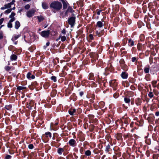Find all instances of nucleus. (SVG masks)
<instances>
[{
  "label": "nucleus",
  "instance_id": "f257e3e1",
  "mask_svg": "<svg viewBox=\"0 0 159 159\" xmlns=\"http://www.w3.org/2000/svg\"><path fill=\"white\" fill-rule=\"evenodd\" d=\"M50 7L55 11H58L62 8V6L60 2L58 1H54L51 3Z\"/></svg>",
  "mask_w": 159,
  "mask_h": 159
},
{
  "label": "nucleus",
  "instance_id": "f03ea898",
  "mask_svg": "<svg viewBox=\"0 0 159 159\" xmlns=\"http://www.w3.org/2000/svg\"><path fill=\"white\" fill-rule=\"evenodd\" d=\"M50 31L49 30H44L39 33L43 37L45 38H48L50 34Z\"/></svg>",
  "mask_w": 159,
  "mask_h": 159
},
{
  "label": "nucleus",
  "instance_id": "7ed1b4c3",
  "mask_svg": "<svg viewBox=\"0 0 159 159\" xmlns=\"http://www.w3.org/2000/svg\"><path fill=\"white\" fill-rule=\"evenodd\" d=\"M75 19V17L72 16L68 20V23L71 25V26L72 27L74 25Z\"/></svg>",
  "mask_w": 159,
  "mask_h": 159
},
{
  "label": "nucleus",
  "instance_id": "20e7f679",
  "mask_svg": "<svg viewBox=\"0 0 159 159\" xmlns=\"http://www.w3.org/2000/svg\"><path fill=\"white\" fill-rule=\"evenodd\" d=\"M35 12V10L33 9H31L27 12L26 15L29 17H31L34 15Z\"/></svg>",
  "mask_w": 159,
  "mask_h": 159
},
{
  "label": "nucleus",
  "instance_id": "39448f33",
  "mask_svg": "<svg viewBox=\"0 0 159 159\" xmlns=\"http://www.w3.org/2000/svg\"><path fill=\"white\" fill-rule=\"evenodd\" d=\"M63 4V9H67L69 3L66 2L65 1L63 0H61Z\"/></svg>",
  "mask_w": 159,
  "mask_h": 159
},
{
  "label": "nucleus",
  "instance_id": "423d86ee",
  "mask_svg": "<svg viewBox=\"0 0 159 159\" xmlns=\"http://www.w3.org/2000/svg\"><path fill=\"white\" fill-rule=\"evenodd\" d=\"M15 18H13L12 19H11L9 20V22L7 24V27L8 28H11L12 27V22L15 20Z\"/></svg>",
  "mask_w": 159,
  "mask_h": 159
},
{
  "label": "nucleus",
  "instance_id": "0eeeda50",
  "mask_svg": "<svg viewBox=\"0 0 159 159\" xmlns=\"http://www.w3.org/2000/svg\"><path fill=\"white\" fill-rule=\"evenodd\" d=\"M111 85L113 87L114 90H116V89L115 88V87L117 86V83H115V81L112 80L111 81Z\"/></svg>",
  "mask_w": 159,
  "mask_h": 159
},
{
  "label": "nucleus",
  "instance_id": "6e6552de",
  "mask_svg": "<svg viewBox=\"0 0 159 159\" xmlns=\"http://www.w3.org/2000/svg\"><path fill=\"white\" fill-rule=\"evenodd\" d=\"M20 26V24L19 22L17 20L15 22V28L16 29H18Z\"/></svg>",
  "mask_w": 159,
  "mask_h": 159
},
{
  "label": "nucleus",
  "instance_id": "1a4fd4ad",
  "mask_svg": "<svg viewBox=\"0 0 159 159\" xmlns=\"http://www.w3.org/2000/svg\"><path fill=\"white\" fill-rule=\"evenodd\" d=\"M128 45L130 46H132L134 45V41L131 39H128Z\"/></svg>",
  "mask_w": 159,
  "mask_h": 159
},
{
  "label": "nucleus",
  "instance_id": "9d476101",
  "mask_svg": "<svg viewBox=\"0 0 159 159\" xmlns=\"http://www.w3.org/2000/svg\"><path fill=\"white\" fill-rule=\"evenodd\" d=\"M20 36V35H13L12 38L11 40L13 42H14L15 40L18 39Z\"/></svg>",
  "mask_w": 159,
  "mask_h": 159
},
{
  "label": "nucleus",
  "instance_id": "9b49d317",
  "mask_svg": "<svg viewBox=\"0 0 159 159\" xmlns=\"http://www.w3.org/2000/svg\"><path fill=\"white\" fill-rule=\"evenodd\" d=\"M75 143V140L73 139L70 140L69 142V144L71 146H74Z\"/></svg>",
  "mask_w": 159,
  "mask_h": 159
},
{
  "label": "nucleus",
  "instance_id": "f8f14e48",
  "mask_svg": "<svg viewBox=\"0 0 159 159\" xmlns=\"http://www.w3.org/2000/svg\"><path fill=\"white\" fill-rule=\"evenodd\" d=\"M96 26H98L99 28L102 27L103 26V24L102 22L98 21L97 22Z\"/></svg>",
  "mask_w": 159,
  "mask_h": 159
},
{
  "label": "nucleus",
  "instance_id": "ddd939ff",
  "mask_svg": "<svg viewBox=\"0 0 159 159\" xmlns=\"http://www.w3.org/2000/svg\"><path fill=\"white\" fill-rule=\"evenodd\" d=\"M10 58L12 61L15 60L17 59V56L16 54H12Z\"/></svg>",
  "mask_w": 159,
  "mask_h": 159
},
{
  "label": "nucleus",
  "instance_id": "4468645a",
  "mask_svg": "<svg viewBox=\"0 0 159 159\" xmlns=\"http://www.w3.org/2000/svg\"><path fill=\"white\" fill-rule=\"evenodd\" d=\"M42 6L44 9H47L48 8V4L45 2H43L42 3Z\"/></svg>",
  "mask_w": 159,
  "mask_h": 159
},
{
  "label": "nucleus",
  "instance_id": "2eb2a0df",
  "mask_svg": "<svg viewBox=\"0 0 159 159\" xmlns=\"http://www.w3.org/2000/svg\"><path fill=\"white\" fill-rule=\"evenodd\" d=\"M37 18L38 19L39 21L40 22L41 21L43 20L44 19V18L42 16H37Z\"/></svg>",
  "mask_w": 159,
  "mask_h": 159
},
{
  "label": "nucleus",
  "instance_id": "dca6fc26",
  "mask_svg": "<svg viewBox=\"0 0 159 159\" xmlns=\"http://www.w3.org/2000/svg\"><path fill=\"white\" fill-rule=\"evenodd\" d=\"M123 79H126L128 77V74L125 72H123L121 75Z\"/></svg>",
  "mask_w": 159,
  "mask_h": 159
},
{
  "label": "nucleus",
  "instance_id": "f3484780",
  "mask_svg": "<svg viewBox=\"0 0 159 159\" xmlns=\"http://www.w3.org/2000/svg\"><path fill=\"white\" fill-rule=\"evenodd\" d=\"M75 111V109H72L69 110V113L71 115H72L73 113Z\"/></svg>",
  "mask_w": 159,
  "mask_h": 159
},
{
  "label": "nucleus",
  "instance_id": "a211bd4d",
  "mask_svg": "<svg viewBox=\"0 0 159 159\" xmlns=\"http://www.w3.org/2000/svg\"><path fill=\"white\" fill-rule=\"evenodd\" d=\"M64 151V150L63 148H58L57 152L59 154H61Z\"/></svg>",
  "mask_w": 159,
  "mask_h": 159
},
{
  "label": "nucleus",
  "instance_id": "6ab92c4d",
  "mask_svg": "<svg viewBox=\"0 0 159 159\" xmlns=\"http://www.w3.org/2000/svg\"><path fill=\"white\" fill-rule=\"evenodd\" d=\"M59 38L61 39V40L62 41H65L66 39V36H62L61 35H60L59 36Z\"/></svg>",
  "mask_w": 159,
  "mask_h": 159
},
{
  "label": "nucleus",
  "instance_id": "aec40b11",
  "mask_svg": "<svg viewBox=\"0 0 159 159\" xmlns=\"http://www.w3.org/2000/svg\"><path fill=\"white\" fill-rule=\"evenodd\" d=\"M102 32L103 33H102V34H101L100 32H98V31H96L97 34L99 37H100L104 34V30H102Z\"/></svg>",
  "mask_w": 159,
  "mask_h": 159
},
{
  "label": "nucleus",
  "instance_id": "412c9836",
  "mask_svg": "<svg viewBox=\"0 0 159 159\" xmlns=\"http://www.w3.org/2000/svg\"><path fill=\"white\" fill-rule=\"evenodd\" d=\"M143 46L142 45V44L140 43H138L137 45L138 50H140L141 49H143Z\"/></svg>",
  "mask_w": 159,
  "mask_h": 159
},
{
  "label": "nucleus",
  "instance_id": "4be33fe9",
  "mask_svg": "<svg viewBox=\"0 0 159 159\" xmlns=\"http://www.w3.org/2000/svg\"><path fill=\"white\" fill-rule=\"evenodd\" d=\"M68 12H67V11L66 10L65 11L64 15H63L62 13H61L60 14V15L62 16L63 18H64L66 16H68Z\"/></svg>",
  "mask_w": 159,
  "mask_h": 159
},
{
  "label": "nucleus",
  "instance_id": "5701e85b",
  "mask_svg": "<svg viewBox=\"0 0 159 159\" xmlns=\"http://www.w3.org/2000/svg\"><path fill=\"white\" fill-rule=\"evenodd\" d=\"M66 11L68 12H72L73 11L72 8L70 6H69Z\"/></svg>",
  "mask_w": 159,
  "mask_h": 159
},
{
  "label": "nucleus",
  "instance_id": "b1692460",
  "mask_svg": "<svg viewBox=\"0 0 159 159\" xmlns=\"http://www.w3.org/2000/svg\"><path fill=\"white\" fill-rule=\"evenodd\" d=\"M26 88L24 86H19L17 88V89L18 90H21L23 89H24Z\"/></svg>",
  "mask_w": 159,
  "mask_h": 159
},
{
  "label": "nucleus",
  "instance_id": "393cba45",
  "mask_svg": "<svg viewBox=\"0 0 159 159\" xmlns=\"http://www.w3.org/2000/svg\"><path fill=\"white\" fill-rule=\"evenodd\" d=\"M122 137V134L121 133H118L117 136V139L118 140H120Z\"/></svg>",
  "mask_w": 159,
  "mask_h": 159
},
{
  "label": "nucleus",
  "instance_id": "a878e982",
  "mask_svg": "<svg viewBox=\"0 0 159 159\" xmlns=\"http://www.w3.org/2000/svg\"><path fill=\"white\" fill-rule=\"evenodd\" d=\"M15 13L14 12H12L11 15L9 16V17L11 19H12L13 18H15L14 17V16L15 15Z\"/></svg>",
  "mask_w": 159,
  "mask_h": 159
},
{
  "label": "nucleus",
  "instance_id": "bb28decb",
  "mask_svg": "<svg viewBox=\"0 0 159 159\" xmlns=\"http://www.w3.org/2000/svg\"><path fill=\"white\" fill-rule=\"evenodd\" d=\"M91 152L90 150H88L86 151L85 152V154L87 156H90L91 155Z\"/></svg>",
  "mask_w": 159,
  "mask_h": 159
},
{
  "label": "nucleus",
  "instance_id": "cd10ccee",
  "mask_svg": "<svg viewBox=\"0 0 159 159\" xmlns=\"http://www.w3.org/2000/svg\"><path fill=\"white\" fill-rule=\"evenodd\" d=\"M124 100L126 103H129L130 101V99L127 98H124Z\"/></svg>",
  "mask_w": 159,
  "mask_h": 159
},
{
  "label": "nucleus",
  "instance_id": "c85d7f7f",
  "mask_svg": "<svg viewBox=\"0 0 159 159\" xmlns=\"http://www.w3.org/2000/svg\"><path fill=\"white\" fill-rule=\"evenodd\" d=\"M149 68L148 67H146L144 69V72L146 73H148L149 72Z\"/></svg>",
  "mask_w": 159,
  "mask_h": 159
},
{
  "label": "nucleus",
  "instance_id": "c756f323",
  "mask_svg": "<svg viewBox=\"0 0 159 159\" xmlns=\"http://www.w3.org/2000/svg\"><path fill=\"white\" fill-rule=\"evenodd\" d=\"M12 10V9H9L6 10L5 11V14H8L11 12Z\"/></svg>",
  "mask_w": 159,
  "mask_h": 159
},
{
  "label": "nucleus",
  "instance_id": "7c9ffc66",
  "mask_svg": "<svg viewBox=\"0 0 159 159\" xmlns=\"http://www.w3.org/2000/svg\"><path fill=\"white\" fill-rule=\"evenodd\" d=\"M157 83V81H153L152 82V84L154 87H156V84Z\"/></svg>",
  "mask_w": 159,
  "mask_h": 159
},
{
  "label": "nucleus",
  "instance_id": "2f4dec72",
  "mask_svg": "<svg viewBox=\"0 0 159 159\" xmlns=\"http://www.w3.org/2000/svg\"><path fill=\"white\" fill-rule=\"evenodd\" d=\"M148 96L150 98H152L153 97V94L152 92H150L148 95Z\"/></svg>",
  "mask_w": 159,
  "mask_h": 159
},
{
  "label": "nucleus",
  "instance_id": "473e14b6",
  "mask_svg": "<svg viewBox=\"0 0 159 159\" xmlns=\"http://www.w3.org/2000/svg\"><path fill=\"white\" fill-rule=\"evenodd\" d=\"M110 148V146L109 144H108L107 146H106V151H107L108 152L109 151V149Z\"/></svg>",
  "mask_w": 159,
  "mask_h": 159
},
{
  "label": "nucleus",
  "instance_id": "72a5a7b5",
  "mask_svg": "<svg viewBox=\"0 0 159 159\" xmlns=\"http://www.w3.org/2000/svg\"><path fill=\"white\" fill-rule=\"evenodd\" d=\"M119 95L118 93H116L113 94V96L114 98H116L119 96Z\"/></svg>",
  "mask_w": 159,
  "mask_h": 159
},
{
  "label": "nucleus",
  "instance_id": "f704fd0d",
  "mask_svg": "<svg viewBox=\"0 0 159 159\" xmlns=\"http://www.w3.org/2000/svg\"><path fill=\"white\" fill-rule=\"evenodd\" d=\"M4 7H6L7 8H9L11 7L10 4L8 3L7 4H5Z\"/></svg>",
  "mask_w": 159,
  "mask_h": 159
},
{
  "label": "nucleus",
  "instance_id": "c9c22d12",
  "mask_svg": "<svg viewBox=\"0 0 159 159\" xmlns=\"http://www.w3.org/2000/svg\"><path fill=\"white\" fill-rule=\"evenodd\" d=\"M32 107V105L31 104V103H30L29 104H28L27 105V107H28L29 109H31Z\"/></svg>",
  "mask_w": 159,
  "mask_h": 159
},
{
  "label": "nucleus",
  "instance_id": "e433bc0d",
  "mask_svg": "<svg viewBox=\"0 0 159 159\" xmlns=\"http://www.w3.org/2000/svg\"><path fill=\"white\" fill-rule=\"evenodd\" d=\"M56 77L55 76H52L51 77V79L52 80H53L54 82H56L57 80L56 79Z\"/></svg>",
  "mask_w": 159,
  "mask_h": 159
},
{
  "label": "nucleus",
  "instance_id": "4c0bfd02",
  "mask_svg": "<svg viewBox=\"0 0 159 159\" xmlns=\"http://www.w3.org/2000/svg\"><path fill=\"white\" fill-rule=\"evenodd\" d=\"M30 7V6L29 4H27L25 6V8L26 10L29 9Z\"/></svg>",
  "mask_w": 159,
  "mask_h": 159
},
{
  "label": "nucleus",
  "instance_id": "58836bf2",
  "mask_svg": "<svg viewBox=\"0 0 159 159\" xmlns=\"http://www.w3.org/2000/svg\"><path fill=\"white\" fill-rule=\"evenodd\" d=\"M28 147L30 149H32L33 148L34 146L32 144H30L29 145Z\"/></svg>",
  "mask_w": 159,
  "mask_h": 159
},
{
  "label": "nucleus",
  "instance_id": "ea45409f",
  "mask_svg": "<svg viewBox=\"0 0 159 159\" xmlns=\"http://www.w3.org/2000/svg\"><path fill=\"white\" fill-rule=\"evenodd\" d=\"M101 10H100L98 9H97V13L98 15H99L100 14V13L102 12Z\"/></svg>",
  "mask_w": 159,
  "mask_h": 159
},
{
  "label": "nucleus",
  "instance_id": "a19ab883",
  "mask_svg": "<svg viewBox=\"0 0 159 159\" xmlns=\"http://www.w3.org/2000/svg\"><path fill=\"white\" fill-rule=\"evenodd\" d=\"M31 75V74L30 72H29L28 73L27 75V78L30 79L31 78L30 75Z\"/></svg>",
  "mask_w": 159,
  "mask_h": 159
},
{
  "label": "nucleus",
  "instance_id": "79ce46f5",
  "mask_svg": "<svg viewBox=\"0 0 159 159\" xmlns=\"http://www.w3.org/2000/svg\"><path fill=\"white\" fill-rule=\"evenodd\" d=\"M5 108L7 110H9L11 108V105L6 106L5 107Z\"/></svg>",
  "mask_w": 159,
  "mask_h": 159
},
{
  "label": "nucleus",
  "instance_id": "37998d69",
  "mask_svg": "<svg viewBox=\"0 0 159 159\" xmlns=\"http://www.w3.org/2000/svg\"><path fill=\"white\" fill-rule=\"evenodd\" d=\"M11 69V67L9 66H7L5 67V69L7 71H9Z\"/></svg>",
  "mask_w": 159,
  "mask_h": 159
},
{
  "label": "nucleus",
  "instance_id": "c03bdc74",
  "mask_svg": "<svg viewBox=\"0 0 159 159\" xmlns=\"http://www.w3.org/2000/svg\"><path fill=\"white\" fill-rule=\"evenodd\" d=\"M45 134L47 135H49L50 137H51V134L50 132L46 133Z\"/></svg>",
  "mask_w": 159,
  "mask_h": 159
},
{
  "label": "nucleus",
  "instance_id": "a18cd8bd",
  "mask_svg": "<svg viewBox=\"0 0 159 159\" xmlns=\"http://www.w3.org/2000/svg\"><path fill=\"white\" fill-rule=\"evenodd\" d=\"M11 157V156L10 155H7L5 157V159H9Z\"/></svg>",
  "mask_w": 159,
  "mask_h": 159
},
{
  "label": "nucleus",
  "instance_id": "49530a36",
  "mask_svg": "<svg viewBox=\"0 0 159 159\" xmlns=\"http://www.w3.org/2000/svg\"><path fill=\"white\" fill-rule=\"evenodd\" d=\"M4 20V19L3 18H2V19H0V25H1L2 24Z\"/></svg>",
  "mask_w": 159,
  "mask_h": 159
},
{
  "label": "nucleus",
  "instance_id": "de8ad7c7",
  "mask_svg": "<svg viewBox=\"0 0 159 159\" xmlns=\"http://www.w3.org/2000/svg\"><path fill=\"white\" fill-rule=\"evenodd\" d=\"M61 33L63 34H66V31L65 29H63L61 31Z\"/></svg>",
  "mask_w": 159,
  "mask_h": 159
},
{
  "label": "nucleus",
  "instance_id": "09e8293b",
  "mask_svg": "<svg viewBox=\"0 0 159 159\" xmlns=\"http://www.w3.org/2000/svg\"><path fill=\"white\" fill-rule=\"evenodd\" d=\"M150 52L153 55H155L156 54V53L154 51L151 50V51H150Z\"/></svg>",
  "mask_w": 159,
  "mask_h": 159
},
{
  "label": "nucleus",
  "instance_id": "8fccbe9b",
  "mask_svg": "<svg viewBox=\"0 0 159 159\" xmlns=\"http://www.w3.org/2000/svg\"><path fill=\"white\" fill-rule=\"evenodd\" d=\"M3 37L2 33L0 32V39H2Z\"/></svg>",
  "mask_w": 159,
  "mask_h": 159
},
{
  "label": "nucleus",
  "instance_id": "3c124183",
  "mask_svg": "<svg viewBox=\"0 0 159 159\" xmlns=\"http://www.w3.org/2000/svg\"><path fill=\"white\" fill-rule=\"evenodd\" d=\"M89 37L90 38V39L92 40V39H93V35L92 34H90L89 35Z\"/></svg>",
  "mask_w": 159,
  "mask_h": 159
},
{
  "label": "nucleus",
  "instance_id": "603ef678",
  "mask_svg": "<svg viewBox=\"0 0 159 159\" xmlns=\"http://www.w3.org/2000/svg\"><path fill=\"white\" fill-rule=\"evenodd\" d=\"M132 61L133 62H134L136 60V58L135 57H133L132 58Z\"/></svg>",
  "mask_w": 159,
  "mask_h": 159
},
{
  "label": "nucleus",
  "instance_id": "864d4df0",
  "mask_svg": "<svg viewBox=\"0 0 159 159\" xmlns=\"http://www.w3.org/2000/svg\"><path fill=\"white\" fill-rule=\"evenodd\" d=\"M153 157L157 158L158 157H159V154H157V155H153Z\"/></svg>",
  "mask_w": 159,
  "mask_h": 159
},
{
  "label": "nucleus",
  "instance_id": "5fc2aeb1",
  "mask_svg": "<svg viewBox=\"0 0 159 159\" xmlns=\"http://www.w3.org/2000/svg\"><path fill=\"white\" fill-rule=\"evenodd\" d=\"M155 115L157 116H159V111H157L155 113Z\"/></svg>",
  "mask_w": 159,
  "mask_h": 159
},
{
  "label": "nucleus",
  "instance_id": "6e6d98bb",
  "mask_svg": "<svg viewBox=\"0 0 159 159\" xmlns=\"http://www.w3.org/2000/svg\"><path fill=\"white\" fill-rule=\"evenodd\" d=\"M119 45V43H117L115 44V46L116 47H117V46H118Z\"/></svg>",
  "mask_w": 159,
  "mask_h": 159
},
{
  "label": "nucleus",
  "instance_id": "4d7b16f0",
  "mask_svg": "<svg viewBox=\"0 0 159 159\" xmlns=\"http://www.w3.org/2000/svg\"><path fill=\"white\" fill-rule=\"evenodd\" d=\"M80 95L81 96H82L83 94V92H80Z\"/></svg>",
  "mask_w": 159,
  "mask_h": 159
},
{
  "label": "nucleus",
  "instance_id": "13d9d810",
  "mask_svg": "<svg viewBox=\"0 0 159 159\" xmlns=\"http://www.w3.org/2000/svg\"><path fill=\"white\" fill-rule=\"evenodd\" d=\"M31 78H32V79H34L35 78V76H34V75H32L31 76Z\"/></svg>",
  "mask_w": 159,
  "mask_h": 159
},
{
  "label": "nucleus",
  "instance_id": "bf43d9fd",
  "mask_svg": "<svg viewBox=\"0 0 159 159\" xmlns=\"http://www.w3.org/2000/svg\"><path fill=\"white\" fill-rule=\"evenodd\" d=\"M49 44H50L49 42H48L47 43H46V46H48L49 45Z\"/></svg>",
  "mask_w": 159,
  "mask_h": 159
},
{
  "label": "nucleus",
  "instance_id": "052dcab7",
  "mask_svg": "<svg viewBox=\"0 0 159 159\" xmlns=\"http://www.w3.org/2000/svg\"><path fill=\"white\" fill-rule=\"evenodd\" d=\"M6 7H2L1 8V9L2 10H4V9H6Z\"/></svg>",
  "mask_w": 159,
  "mask_h": 159
},
{
  "label": "nucleus",
  "instance_id": "680f3d73",
  "mask_svg": "<svg viewBox=\"0 0 159 159\" xmlns=\"http://www.w3.org/2000/svg\"><path fill=\"white\" fill-rule=\"evenodd\" d=\"M113 52V50H111V51L110 50L109 51V53L110 54L112 53Z\"/></svg>",
  "mask_w": 159,
  "mask_h": 159
},
{
  "label": "nucleus",
  "instance_id": "e2e57ef3",
  "mask_svg": "<svg viewBox=\"0 0 159 159\" xmlns=\"http://www.w3.org/2000/svg\"><path fill=\"white\" fill-rule=\"evenodd\" d=\"M31 0H23V1L24 2H29L31 1Z\"/></svg>",
  "mask_w": 159,
  "mask_h": 159
},
{
  "label": "nucleus",
  "instance_id": "0e129e2a",
  "mask_svg": "<svg viewBox=\"0 0 159 159\" xmlns=\"http://www.w3.org/2000/svg\"><path fill=\"white\" fill-rule=\"evenodd\" d=\"M9 3L10 4V6L11 7V5H13V4H14V2H10V3Z\"/></svg>",
  "mask_w": 159,
  "mask_h": 159
},
{
  "label": "nucleus",
  "instance_id": "69168bd1",
  "mask_svg": "<svg viewBox=\"0 0 159 159\" xmlns=\"http://www.w3.org/2000/svg\"><path fill=\"white\" fill-rule=\"evenodd\" d=\"M46 47H47V46H46V45L44 46V47H43V48L44 49H46Z\"/></svg>",
  "mask_w": 159,
  "mask_h": 159
},
{
  "label": "nucleus",
  "instance_id": "338daca9",
  "mask_svg": "<svg viewBox=\"0 0 159 159\" xmlns=\"http://www.w3.org/2000/svg\"><path fill=\"white\" fill-rule=\"evenodd\" d=\"M12 47H13V46H10L9 47V48L10 49H11V48H12Z\"/></svg>",
  "mask_w": 159,
  "mask_h": 159
},
{
  "label": "nucleus",
  "instance_id": "774afa93",
  "mask_svg": "<svg viewBox=\"0 0 159 159\" xmlns=\"http://www.w3.org/2000/svg\"><path fill=\"white\" fill-rule=\"evenodd\" d=\"M14 2V3L15 2V0H13L12 1V2Z\"/></svg>",
  "mask_w": 159,
  "mask_h": 159
}]
</instances>
